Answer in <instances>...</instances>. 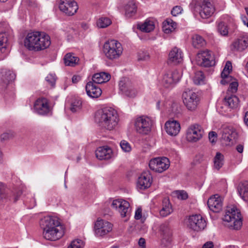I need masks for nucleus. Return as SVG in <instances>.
I'll return each instance as SVG.
<instances>
[{"label": "nucleus", "instance_id": "27", "mask_svg": "<svg viewBox=\"0 0 248 248\" xmlns=\"http://www.w3.org/2000/svg\"><path fill=\"white\" fill-rule=\"evenodd\" d=\"M112 155V149L108 146L99 147L95 152L96 157L99 160L109 159Z\"/></svg>", "mask_w": 248, "mask_h": 248}, {"label": "nucleus", "instance_id": "28", "mask_svg": "<svg viewBox=\"0 0 248 248\" xmlns=\"http://www.w3.org/2000/svg\"><path fill=\"white\" fill-rule=\"evenodd\" d=\"M165 126L167 133L171 136L177 135L181 128L180 124L176 121H168Z\"/></svg>", "mask_w": 248, "mask_h": 248}, {"label": "nucleus", "instance_id": "61", "mask_svg": "<svg viewBox=\"0 0 248 248\" xmlns=\"http://www.w3.org/2000/svg\"><path fill=\"white\" fill-rule=\"evenodd\" d=\"M22 194V191L20 190H18L16 194V195L15 196L14 198V202H16L20 197V196Z\"/></svg>", "mask_w": 248, "mask_h": 248}, {"label": "nucleus", "instance_id": "22", "mask_svg": "<svg viewBox=\"0 0 248 248\" xmlns=\"http://www.w3.org/2000/svg\"><path fill=\"white\" fill-rule=\"evenodd\" d=\"M160 231L162 236L161 245L167 247L170 242L171 232L168 223H165L160 226Z\"/></svg>", "mask_w": 248, "mask_h": 248}, {"label": "nucleus", "instance_id": "62", "mask_svg": "<svg viewBox=\"0 0 248 248\" xmlns=\"http://www.w3.org/2000/svg\"><path fill=\"white\" fill-rule=\"evenodd\" d=\"M139 245L140 246L142 247L143 248L145 247V240L143 238H140L139 241Z\"/></svg>", "mask_w": 248, "mask_h": 248}, {"label": "nucleus", "instance_id": "6", "mask_svg": "<svg viewBox=\"0 0 248 248\" xmlns=\"http://www.w3.org/2000/svg\"><path fill=\"white\" fill-rule=\"evenodd\" d=\"M64 229L63 226L60 222L58 225H54L49 227V229H46L43 231V235L44 237L48 240L56 241L64 235Z\"/></svg>", "mask_w": 248, "mask_h": 248}, {"label": "nucleus", "instance_id": "13", "mask_svg": "<svg viewBox=\"0 0 248 248\" xmlns=\"http://www.w3.org/2000/svg\"><path fill=\"white\" fill-rule=\"evenodd\" d=\"M59 8L61 12L69 16L74 15L78 10L77 3L74 0H60Z\"/></svg>", "mask_w": 248, "mask_h": 248}, {"label": "nucleus", "instance_id": "42", "mask_svg": "<svg viewBox=\"0 0 248 248\" xmlns=\"http://www.w3.org/2000/svg\"><path fill=\"white\" fill-rule=\"evenodd\" d=\"M81 101L79 99H75L71 103L70 110L73 112H76L81 109Z\"/></svg>", "mask_w": 248, "mask_h": 248}, {"label": "nucleus", "instance_id": "50", "mask_svg": "<svg viewBox=\"0 0 248 248\" xmlns=\"http://www.w3.org/2000/svg\"><path fill=\"white\" fill-rule=\"evenodd\" d=\"M46 81L51 85L52 86H54L55 84L56 78L55 76L53 74H49L46 78Z\"/></svg>", "mask_w": 248, "mask_h": 248}, {"label": "nucleus", "instance_id": "56", "mask_svg": "<svg viewBox=\"0 0 248 248\" xmlns=\"http://www.w3.org/2000/svg\"><path fill=\"white\" fill-rule=\"evenodd\" d=\"M172 111L173 113L175 114H177L180 113L181 109L180 108H178V105L176 103H173L172 104Z\"/></svg>", "mask_w": 248, "mask_h": 248}, {"label": "nucleus", "instance_id": "2", "mask_svg": "<svg viewBox=\"0 0 248 248\" xmlns=\"http://www.w3.org/2000/svg\"><path fill=\"white\" fill-rule=\"evenodd\" d=\"M51 44L49 36L40 32L28 33L24 40V46L30 50L39 51L48 47Z\"/></svg>", "mask_w": 248, "mask_h": 248}, {"label": "nucleus", "instance_id": "44", "mask_svg": "<svg viewBox=\"0 0 248 248\" xmlns=\"http://www.w3.org/2000/svg\"><path fill=\"white\" fill-rule=\"evenodd\" d=\"M8 38L7 34L6 32L0 33V49L2 51L3 49H5L7 46Z\"/></svg>", "mask_w": 248, "mask_h": 248}, {"label": "nucleus", "instance_id": "60", "mask_svg": "<svg viewBox=\"0 0 248 248\" xmlns=\"http://www.w3.org/2000/svg\"><path fill=\"white\" fill-rule=\"evenodd\" d=\"M236 150L239 153H242L244 150V145L241 144H238L236 147Z\"/></svg>", "mask_w": 248, "mask_h": 248}, {"label": "nucleus", "instance_id": "26", "mask_svg": "<svg viewBox=\"0 0 248 248\" xmlns=\"http://www.w3.org/2000/svg\"><path fill=\"white\" fill-rule=\"evenodd\" d=\"M248 46V38L241 37L235 40L231 44L230 48L233 51H242Z\"/></svg>", "mask_w": 248, "mask_h": 248}, {"label": "nucleus", "instance_id": "49", "mask_svg": "<svg viewBox=\"0 0 248 248\" xmlns=\"http://www.w3.org/2000/svg\"><path fill=\"white\" fill-rule=\"evenodd\" d=\"M14 136L13 133L11 131L5 132L0 136V140L1 141H4L9 140Z\"/></svg>", "mask_w": 248, "mask_h": 248}, {"label": "nucleus", "instance_id": "52", "mask_svg": "<svg viewBox=\"0 0 248 248\" xmlns=\"http://www.w3.org/2000/svg\"><path fill=\"white\" fill-rule=\"evenodd\" d=\"M149 58V56L146 52H141L138 53V59L139 61H146L148 60Z\"/></svg>", "mask_w": 248, "mask_h": 248}, {"label": "nucleus", "instance_id": "45", "mask_svg": "<svg viewBox=\"0 0 248 248\" xmlns=\"http://www.w3.org/2000/svg\"><path fill=\"white\" fill-rule=\"evenodd\" d=\"M232 65L230 61H227L226 63L225 66L223 69V71L221 74V77H227L229 75L230 71H232Z\"/></svg>", "mask_w": 248, "mask_h": 248}, {"label": "nucleus", "instance_id": "14", "mask_svg": "<svg viewBox=\"0 0 248 248\" xmlns=\"http://www.w3.org/2000/svg\"><path fill=\"white\" fill-rule=\"evenodd\" d=\"M203 133V129L201 125L194 124L188 128L186 138L189 141L197 142L202 138Z\"/></svg>", "mask_w": 248, "mask_h": 248}, {"label": "nucleus", "instance_id": "41", "mask_svg": "<svg viewBox=\"0 0 248 248\" xmlns=\"http://www.w3.org/2000/svg\"><path fill=\"white\" fill-rule=\"evenodd\" d=\"M111 23V21L108 17H101L97 22V25L100 28H105L108 26Z\"/></svg>", "mask_w": 248, "mask_h": 248}, {"label": "nucleus", "instance_id": "20", "mask_svg": "<svg viewBox=\"0 0 248 248\" xmlns=\"http://www.w3.org/2000/svg\"><path fill=\"white\" fill-rule=\"evenodd\" d=\"M153 182L152 177L149 171L143 172L138 178L137 186L139 189L144 190L149 188Z\"/></svg>", "mask_w": 248, "mask_h": 248}, {"label": "nucleus", "instance_id": "46", "mask_svg": "<svg viewBox=\"0 0 248 248\" xmlns=\"http://www.w3.org/2000/svg\"><path fill=\"white\" fill-rule=\"evenodd\" d=\"M173 194L180 200H185L188 198V194L184 190L175 191L173 192Z\"/></svg>", "mask_w": 248, "mask_h": 248}, {"label": "nucleus", "instance_id": "16", "mask_svg": "<svg viewBox=\"0 0 248 248\" xmlns=\"http://www.w3.org/2000/svg\"><path fill=\"white\" fill-rule=\"evenodd\" d=\"M222 140L226 142L227 145L233 143V140L236 141L238 139V134L236 129L231 126H227L222 130Z\"/></svg>", "mask_w": 248, "mask_h": 248}, {"label": "nucleus", "instance_id": "47", "mask_svg": "<svg viewBox=\"0 0 248 248\" xmlns=\"http://www.w3.org/2000/svg\"><path fill=\"white\" fill-rule=\"evenodd\" d=\"M83 242L80 239L73 241L68 248H82Z\"/></svg>", "mask_w": 248, "mask_h": 248}, {"label": "nucleus", "instance_id": "55", "mask_svg": "<svg viewBox=\"0 0 248 248\" xmlns=\"http://www.w3.org/2000/svg\"><path fill=\"white\" fill-rule=\"evenodd\" d=\"M238 84L237 82H232L230 84L229 89L232 93H235L237 90Z\"/></svg>", "mask_w": 248, "mask_h": 248}, {"label": "nucleus", "instance_id": "18", "mask_svg": "<svg viewBox=\"0 0 248 248\" xmlns=\"http://www.w3.org/2000/svg\"><path fill=\"white\" fill-rule=\"evenodd\" d=\"M112 225L103 219H98L95 223L94 231L97 236H103L111 231Z\"/></svg>", "mask_w": 248, "mask_h": 248}, {"label": "nucleus", "instance_id": "57", "mask_svg": "<svg viewBox=\"0 0 248 248\" xmlns=\"http://www.w3.org/2000/svg\"><path fill=\"white\" fill-rule=\"evenodd\" d=\"M142 210L138 208L135 212V218L137 220L140 219L141 217Z\"/></svg>", "mask_w": 248, "mask_h": 248}, {"label": "nucleus", "instance_id": "10", "mask_svg": "<svg viewBox=\"0 0 248 248\" xmlns=\"http://www.w3.org/2000/svg\"><path fill=\"white\" fill-rule=\"evenodd\" d=\"M119 86L120 91L127 97H134L137 94V91L127 78H123L119 82Z\"/></svg>", "mask_w": 248, "mask_h": 248}, {"label": "nucleus", "instance_id": "24", "mask_svg": "<svg viewBox=\"0 0 248 248\" xmlns=\"http://www.w3.org/2000/svg\"><path fill=\"white\" fill-rule=\"evenodd\" d=\"M87 95L93 98H97L102 94V90L100 87L94 84L92 81L88 82L85 87Z\"/></svg>", "mask_w": 248, "mask_h": 248}, {"label": "nucleus", "instance_id": "5", "mask_svg": "<svg viewBox=\"0 0 248 248\" xmlns=\"http://www.w3.org/2000/svg\"><path fill=\"white\" fill-rule=\"evenodd\" d=\"M195 9L199 11L202 18H208L212 16L215 8L211 3L207 0H194Z\"/></svg>", "mask_w": 248, "mask_h": 248}, {"label": "nucleus", "instance_id": "39", "mask_svg": "<svg viewBox=\"0 0 248 248\" xmlns=\"http://www.w3.org/2000/svg\"><path fill=\"white\" fill-rule=\"evenodd\" d=\"M214 167L219 170L223 165L224 156L219 152H217L214 159Z\"/></svg>", "mask_w": 248, "mask_h": 248}, {"label": "nucleus", "instance_id": "40", "mask_svg": "<svg viewBox=\"0 0 248 248\" xmlns=\"http://www.w3.org/2000/svg\"><path fill=\"white\" fill-rule=\"evenodd\" d=\"M194 83L196 85L203 84L204 83L205 76L203 72L198 71L195 72L193 78Z\"/></svg>", "mask_w": 248, "mask_h": 248}, {"label": "nucleus", "instance_id": "15", "mask_svg": "<svg viewBox=\"0 0 248 248\" xmlns=\"http://www.w3.org/2000/svg\"><path fill=\"white\" fill-rule=\"evenodd\" d=\"M181 73L177 70L167 71L163 76L162 83L166 88H168L173 84L178 82L181 77Z\"/></svg>", "mask_w": 248, "mask_h": 248}, {"label": "nucleus", "instance_id": "17", "mask_svg": "<svg viewBox=\"0 0 248 248\" xmlns=\"http://www.w3.org/2000/svg\"><path fill=\"white\" fill-rule=\"evenodd\" d=\"M129 206V203L122 199L114 200L111 204V207L118 211L122 217L127 216Z\"/></svg>", "mask_w": 248, "mask_h": 248}, {"label": "nucleus", "instance_id": "38", "mask_svg": "<svg viewBox=\"0 0 248 248\" xmlns=\"http://www.w3.org/2000/svg\"><path fill=\"white\" fill-rule=\"evenodd\" d=\"M205 41L201 36L195 34L192 37V45L195 48H199L205 45Z\"/></svg>", "mask_w": 248, "mask_h": 248}, {"label": "nucleus", "instance_id": "51", "mask_svg": "<svg viewBox=\"0 0 248 248\" xmlns=\"http://www.w3.org/2000/svg\"><path fill=\"white\" fill-rule=\"evenodd\" d=\"M208 138L210 141L212 143H215L217 139V134L216 132L211 131L209 133Z\"/></svg>", "mask_w": 248, "mask_h": 248}, {"label": "nucleus", "instance_id": "31", "mask_svg": "<svg viewBox=\"0 0 248 248\" xmlns=\"http://www.w3.org/2000/svg\"><path fill=\"white\" fill-rule=\"evenodd\" d=\"M0 77L2 81L7 84L10 81H12L15 79L16 75L12 71L3 69L1 70Z\"/></svg>", "mask_w": 248, "mask_h": 248}, {"label": "nucleus", "instance_id": "4", "mask_svg": "<svg viewBox=\"0 0 248 248\" xmlns=\"http://www.w3.org/2000/svg\"><path fill=\"white\" fill-rule=\"evenodd\" d=\"M123 50L121 43L115 40H108L103 46V53L106 57L110 60L119 58L122 55Z\"/></svg>", "mask_w": 248, "mask_h": 248}, {"label": "nucleus", "instance_id": "48", "mask_svg": "<svg viewBox=\"0 0 248 248\" xmlns=\"http://www.w3.org/2000/svg\"><path fill=\"white\" fill-rule=\"evenodd\" d=\"M120 146L122 149L125 152H129L131 150L129 143L125 140H123L121 142Z\"/></svg>", "mask_w": 248, "mask_h": 248}, {"label": "nucleus", "instance_id": "54", "mask_svg": "<svg viewBox=\"0 0 248 248\" xmlns=\"http://www.w3.org/2000/svg\"><path fill=\"white\" fill-rule=\"evenodd\" d=\"M5 187L4 185L0 182V200L6 198Z\"/></svg>", "mask_w": 248, "mask_h": 248}, {"label": "nucleus", "instance_id": "23", "mask_svg": "<svg viewBox=\"0 0 248 248\" xmlns=\"http://www.w3.org/2000/svg\"><path fill=\"white\" fill-rule=\"evenodd\" d=\"M207 205L210 210L216 213L219 212L222 207L221 198L217 194L211 196L207 201Z\"/></svg>", "mask_w": 248, "mask_h": 248}, {"label": "nucleus", "instance_id": "9", "mask_svg": "<svg viewBox=\"0 0 248 248\" xmlns=\"http://www.w3.org/2000/svg\"><path fill=\"white\" fill-rule=\"evenodd\" d=\"M187 226L194 231L199 232L204 229L206 222L201 215H194L189 217Z\"/></svg>", "mask_w": 248, "mask_h": 248}, {"label": "nucleus", "instance_id": "63", "mask_svg": "<svg viewBox=\"0 0 248 248\" xmlns=\"http://www.w3.org/2000/svg\"><path fill=\"white\" fill-rule=\"evenodd\" d=\"M230 77L229 75L227 76V77L224 78L222 77V79L220 80V83L222 85H225L228 83V79L230 78Z\"/></svg>", "mask_w": 248, "mask_h": 248}, {"label": "nucleus", "instance_id": "34", "mask_svg": "<svg viewBox=\"0 0 248 248\" xmlns=\"http://www.w3.org/2000/svg\"><path fill=\"white\" fill-rule=\"evenodd\" d=\"M79 60L78 57L70 53L66 54L64 58V63L66 66H75L78 63Z\"/></svg>", "mask_w": 248, "mask_h": 248}, {"label": "nucleus", "instance_id": "29", "mask_svg": "<svg viewBox=\"0 0 248 248\" xmlns=\"http://www.w3.org/2000/svg\"><path fill=\"white\" fill-rule=\"evenodd\" d=\"M110 75L105 72H100L94 74L92 78L93 82L95 84H102L109 81Z\"/></svg>", "mask_w": 248, "mask_h": 248}, {"label": "nucleus", "instance_id": "36", "mask_svg": "<svg viewBox=\"0 0 248 248\" xmlns=\"http://www.w3.org/2000/svg\"><path fill=\"white\" fill-rule=\"evenodd\" d=\"M176 27V23L170 19H167L163 23V30L165 33L172 31Z\"/></svg>", "mask_w": 248, "mask_h": 248}, {"label": "nucleus", "instance_id": "59", "mask_svg": "<svg viewBox=\"0 0 248 248\" xmlns=\"http://www.w3.org/2000/svg\"><path fill=\"white\" fill-rule=\"evenodd\" d=\"M81 77L78 75H74L72 78V81L73 83H78Z\"/></svg>", "mask_w": 248, "mask_h": 248}, {"label": "nucleus", "instance_id": "8", "mask_svg": "<svg viewBox=\"0 0 248 248\" xmlns=\"http://www.w3.org/2000/svg\"><path fill=\"white\" fill-rule=\"evenodd\" d=\"M183 102L189 110H195L199 103L200 97L195 92L191 90L184 92L182 95Z\"/></svg>", "mask_w": 248, "mask_h": 248}, {"label": "nucleus", "instance_id": "1", "mask_svg": "<svg viewBox=\"0 0 248 248\" xmlns=\"http://www.w3.org/2000/svg\"><path fill=\"white\" fill-rule=\"evenodd\" d=\"M94 121L101 128L111 130L117 125L119 118L114 109L112 108H104L95 112Z\"/></svg>", "mask_w": 248, "mask_h": 248}, {"label": "nucleus", "instance_id": "37", "mask_svg": "<svg viewBox=\"0 0 248 248\" xmlns=\"http://www.w3.org/2000/svg\"><path fill=\"white\" fill-rule=\"evenodd\" d=\"M125 15L127 17H130L134 15L137 11V6L133 1H129L125 7Z\"/></svg>", "mask_w": 248, "mask_h": 248}, {"label": "nucleus", "instance_id": "53", "mask_svg": "<svg viewBox=\"0 0 248 248\" xmlns=\"http://www.w3.org/2000/svg\"><path fill=\"white\" fill-rule=\"evenodd\" d=\"M182 9L180 6H176L173 8L171 13L173 16H176L181 13Z\"/></svg>", "mask_w": 248, "mask_h": 248}, {"label": "nucleus", "instance_id": "25", "mask_svg": "<svg viewBox=\"0 0 248 248\" xmlns=\"http://www.w3.org/2000/svg\"><path fill=\"white\" fill-rule=\"evenodd\" d=\"M58 224H60V221L58 218L56 217L50 216L44 217L40 221V225L43 231L46 229H49V227L51 226L55 225H58Z\"/></svg>", "mask_w": 248, "mask_h": 248}, {"label": "nucleus", "instance_id": "58", "mask_svg": "<svg viewBox=\"0 0 248 248\" xmlns=\"http://www.w3.org/2000/svg\"><path fill=\"white\" fill-rule=\"evenodd\" d=\"M202 248H214V244L211 241L207 242L203 245Z\"/></svg>", "mask_w": 248, "mask_h": 248}, {"label": "nucleus", "instance_id": "43", "mask_svg": "<svg viewBox=\"0 0 248 248\" xmlns=\"http://www.w3.org/2000/svg\"><path fill=\"white\" fill-rule=\"evenodd\" d=\"M217 31L222 36H226L228 34V29L227 25L223 22H220L217 26Z\"/></svg>", "mask_w": 248, "mask_h": 248}, {"label": "nucleus", "instance_id": "30", "mask_svg": "<svg viewBox=\"0 0 248 248\" xmlns=\"http://www.w3.org/2000/svg\"><path fill=\"white\" fill-rule=\"evenodd\" d=\"M237 191L242 199L248 202V182H241L238 186Z\"/></svg>", "mask_w": 248, "mask_h": 248}, {"label": "nucleus", "instance_id": "7", "mask_svg": "<svg viewBox=\"0 0 248 248\" xmlns=\"http://www.w3.org/2000/svg\"><path fill=\"white\" fill-rule=\"evenodd\" d=\"M196 63L201 66L209 67L215 65L214 56L208 50L201 51L196 57Z\"/></svg>", "mask_w": 248, "mask_h": 248}, {"label": "nucleus", "instance_id": "3", "mask_svg": "<svg viewBox=\"0 0 248 248\" xmlns=\"http://www.w3.org/2000/svg\"><path fill=\"white\" fill-rule=\"evenodd\" d=\"M242 217L240 211L233 206L228 207L223 220L228 223V227L234 230H239L242 225Z\"/></svg>", "mask_w": 248, "mask_h": 248}, {"label": "nucleus", "instance_id": "12", "mask_svg": "<svg viewBox=\"0 0 248 248\" xmlns=\"http://www.w3.org/2000/svg\"><path fill=\"white\" fill-rule=\"evenodd\" d=\"M152 121L148 117H140L135 122V126L137 132L147 135L151 131Z\"/></svg>", "mask_w": 248, "mask_h": 248}, {"label": "nucleus", "instance_id": "35", "mask_svg": "<svg viewBox=\"0 0 248 248\" xmlns=\"http://www.w3.org/2000/svg\"><path fill=\"white\" fill-rule=\"evenodd\" d=\"M137 28L139 29L142 31L149 32L154 29L155 25L153 21L146 20L142 24H138L137 25Z\"/></svg>", "mask_w": 248, "mask_h": 248}, {"label": "nucleus", "instance_id": "21", "mask_svg": "<svg viewBox=\"0 0 248 248\" xmlns=\"http://www.w3.org/2000/svg\"><path fill=\"white\" fill-rule=\"evenodd\" d=\"M183 53L181 50L177 47H174L170 52L168 63L170 65H177L182 62Z\"/></svg>", "mask_w": 248, "mask_h": 248}, {"label": "nucleus", "instance_id": "64", "mask_svg": "<svg viewBox=\"0 0 248 248\" xmlns=\"http://www.w3.org/2000/svg\"><path fill=\"white\" fill-rule=\"evenodd\" d=\"M244 121L245 124L248 126V111L245 113Z\"/></svg>", "mask_w": 248, "mask_h": 248}, {"label": "nucleus", "instance_id": "19", "mask_svg": "<svg viewBox=\"0 0 248 248\" xmlns=\"http://www.w3.org/2000/svg\"><path fill=\"white\" fill-rule=\"evenodd\" d=\"M34 108L38 114L42 115L47 114L50 111L48 100L46 98L38 99L34 103Z\"/></svg>", "mask_w": 248, "mask_h": 248}, {"label": "nucleus", "instance_id": "11", "mask_svg": "<svg viewBox=\"0 0 248 248\" xmlns=\"http://www.w3.org/2000/svg\"><path fill=\"white\" fill-rule=\"evenodd\" d=\"M151 170L159 173L166 170L170 166V161L167 157L155 158L151 159L149 163Z\"/></svg>", "mask_w": 248, "mask_h": 248}, {"label": "nucleus", "instance_id": "32", "mask_svg": "<svg viewBox=\"0 0 248 248\" xmlns=\"http://www.w3.org/2000/svg\"><path fill=\"white\" fill-rule=\"evenodd\" d=\"M173 211L169 199L165 198L162 201V208L160 211V214L163 217H165Z\"/></svg>", "mask_w": 248, "mask_h": 248}, {"label": "nucleus", "instance_id": "33", "mask_svg": "<svg viewBox=\"0 0 248 248\" xmlns=\"http://www.w3.org/2000/svg\"><path fill=\"white\" fill-rule=\"evenodd\" d=\"M239 98L235 95L226 96L224 98V104L230 108H237L239 105Z\"/></svg>", "mask_w": 248, "mask_h": 248}]
</instances>
